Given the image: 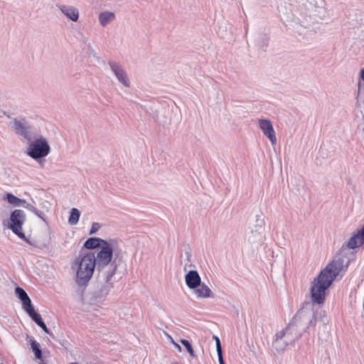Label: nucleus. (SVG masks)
Here are the masks:
<instances>
[{
    "instance_id": "nucleus-1",
    "label": "nucleus",
    "mask_w": 364,
    "mask_h": 364,
    "mask_svg": "<svg viewBox=\"0 0 364 364\" xmlns=\"http://www.w3.org/2000/svg\"><path fill=\"white\" fill-rule=\"evenodd\" d=\"M364 245V225L353 232L348 241L344 242L333 259L311 283L310 296L314 304H323L326 300V291L333 280L341 272H346L353 254L350 250L358 248Z\"/></svg>"
},
{
    "instance_id": "nucleus-2",
    "label": "nucleus",
    "mask_w": 364,
    "mask_h": 364,
    "mask_svg": "<svg viewBox=\"0 0 364 364\" xmlns=\"http://www.w3.org/2000/svg\"><path fill=\"white\" fill-rule=\"evenodd\" d=\"M117 245L116 240H108L107 242L100 247V250H96V255L94 253V262L99 275L109 278L111 275L115 274L121 263V258L116 253Z\"/></svg>"
},
{
    "instance_id": "nucleus-3",
    "label": "nucleus",
    "mask_w": 364,
    "mask_h": 364,
    "mask_svg": "<svg viewBox=\"0 0 364 364\" xmlns=\"http://www.w3.org/2000/svg\"><path fill=\"white\" fill-rule=\"evenodd\" d=\"M94 253L88 252L75 260L72 269L75 271V282L80 288H85L90 281L96 265Z\"/></svg>"
},
{
    "instance_id": "nucleus-4",
    "label": "nucleus",
    "mask_w": 364,
    "mask_h": 364,
    "mask_svg": "<svg viewBox=\"0 0 364 364\" xmlns=\"http://www.w3.org/2000/svg\"><path fill=\"white\" fill-rule=\"evenodd\" d=\"M316 316L313 309L310 306L303 307L299 309L294 316L289 326H292V328L296 333H299V336L307 330L314 328L316 326Z\"/></svg>"
},
{
    "instance_id": "nucleus-5",
    "label": "nucleus",
    "mask_w": 364,
    "mask_h": 364,
    "mask_svg": "<svg viewBox=\"0 0 364 364\" xmlns=\"http://www.w3.org/2000/svg\"><path fill=\"white\" fill-rule=\"evenodd\" d=\"M28 141L26 154L33 159L38 161L49 154L50 147L48 142L45 137L40 135L38 131L36 132V137Z\"/></svg>"
},
{
    "instance_id": "nucleus-6",
    "label": "nucleus",
    "mask_w": 364,
    "mask_h": 364,
    "mask_svg": "<svg viewBox=\"0 0 364 364\" xmlns=\"http://www.w3.org/2000/svg\"><path fill=\"white\" fill-rule=\"evenodd\" d=\"M300 338L299 333H296L292 326L288 325L284 329L275 335L272 342V348L277 352H283L289 345H293Z\"/></svg>"
},
{
    "instance_id": "nucleus-7",
    "label": "nucleus",
    "mask_w": 364,
    "mask_h": 364,
    "mask_svg": "<svg viewBox=\"0 0 364 364\" xmlns=\"http://www.w3.org/2000/svg\"><path fill=\"white\" fill-rule=\"evenodd\" d=\"M9 126L18 135L23 136L27 141H31L36 137L37 129L33 127L25 118L10 117Z\"/></svg>"
},
{
    "instance_id": "nucleus-8",
    "label": "nucleus",
    "mask_w": 364,
    "mask_h": 364,
    "mask_svg": "<svg viewBox=\"0 0 364 364\" xmlns=\"http://www.w3.org/2000/svg\"><path fill=\"white\" fill-rule=\"evenodd\" d=\"M26 221V214L20 209L14 210L10 215L9 229L19 238L28 242L25 234L22 231V226Z\"/></svg>"
},
{
    "instance_id": "nucleus-9",
    "label": "nucleus",
    "mask_w": 364,
    "mask_h": 364,
    "mask_svg": "<svg viewBox=\"0 0 364 364\" xmlns=\"http://www.w3.org/2000/svg\"><path fill=\"white\" fill-rule=\"evenodd\" d=\"M107 63L117 81L123 86L129 87L131 86L130 79L123 66L119 63L112 60H109Z\"/></svg>"
},
{
    "instance_id": "nucleus-10",
    "label": "nucleus",
    "mask_w": 364,
    "mask_h": 364,
    "mask_svg": "<svg viewBox=\"0 0 364 364\" xmlns=\"http://www.w3.org/2000/svg\"><path fill=\"white\" fill-rule=\"evenodd\" d=\"M258 125L264 135L269 139L271 144L275 145L277 144V137L271 121L266 119H260L258 121Z\"/></svg>"
},
{
    "instance_id": "nucleus-11",
    "label": "nucleus",
    "mask_w": 364,
    "mask_h": 364,
    "mask_svg": "<svg viewBox=\"0 0 364 364\" xmlns=\"http://www.w3.org/2000/svg\"><path fill=\"white\" fill-rule=\"evenodd\" d=\"M114 275H111L109 278H107L105 275H99V277L104 281L105 283L100 288L97 292V296L105 297L109 294L110 290L113 288V284L114 282Z\"/></svg>"
},
{
    "instance_id": "nucleus-12",
    "label": "nucleus",
    "mask_w": 364,
    "mask_h": 364,
    "mask_svg": "<svg viewBox=\"0 0 364 364\" xmlns=\"http://www.w3.org/2000/svg\"><path fill=\"white\" fill-rule=\"evenodd\" d=\"M185 281L186 285L191 289L197 288L201 283L200 277L196 270L189 271L185 277Z\"/></svg>"
},
{
    "instance_id": "nucleus-13",
    "label": "nucleus",
    "mask_w": 364,
    "mask_h": 364,
    "mask_svg": "<svg viewBox=\"0 0 364 364\" xmlns=\"http://www.w3.org/2000/svg\"><path fill=\"white\" fill-rule=\"evenodd\" d=\"M59 10L70 20L77 21L79 18V11L77 8L68 5L57 6Z\"/></svg>"
},
{
    "instance_id": "nucleus-14",
    "label": "nucleus",
    "mask_w": 364,
    "mask_h": 364,
    "mask_svg": "<svg viewBox=\"0 0 364 364\" xmlns=\"http://www.w3.org/2000/svg\"><path fill=\"white\" fill-rule=\"evenodd\" d=\"M15 294L16 296L22 301V307L24 311L33 306L30 298L27 293L21 287H16L15 289Z\"/></svg>"
},
{
    "instance_id": "nucleus-15",
    "label": "nucleus",
    "mask_w": 364,
    "mask_h": 364,
    "mask_svg": "<svg viewBox=\"0 0 364 364\" xmlns=\"http://www.w3.org/2000/svg\"><path fill=\"white\" fill-rule=\"evenodd\" d=\"M257 226H259V229H257L255 230H252L250 235L248 236V241L250 243H257V242H261L262 241V224L263 221L262 220H257Z\"/></svg>"
},
{
    "instance_id": "nucleus-16",
    "label": "nucleus",
    "mask_w": 364,
    "mask_h": 364,
    "mask_svg": "<svg viewBox=\"0 0 364 364\" xmlns=\"http://www.w3.org/2000/svg\"><path fill=\"white\" fill-rule=\"evenodd\" d=\"M197 298H211L213 297L211 289L204 283L200 284L197 288L193 289Z\"/></svg>"
},
{
    "instance_id": "nucleus-17",
    "label": "nucleus",
    "mask_w": 364,
    "mask_h": 364,
    "mask_svg": "<svg viewBox=\"0 0 364 364\" xmlns=\"http://www.w3.org/2000/svg\"><path fill=\"white\" fill-rule=\"evenodd\" d=\"M115 19V14L112 11H105L99 14L98 20L100 24L102 27L107 26L108 24L114 21Z\"/></svg>"
},
{
    "instance_id": "nucleus-18",
    "label": "nucleus",
    "mask_w": 364,
    "mask_h": 364,
    "mask_svg": "<svg viewBox=\"0 0 364 364\" xmlns=\"http://www.w3.org/2000/svg\"><path fill=\"white\" fill-rule=\"evenodd\" d=\"M108 240H103L99 237H90L84 243V247L86 249L100 250V246H103L105 242H107Z\"/></svg>"
},
{
    "instance_id": "nucleus-19",
    "label": "nucleus",
    "mask_w": 364,
    "mask_h": 364,
    "mask_svg": "<svg viewBox=\"0 0 364 364\" xmlns=\"http://www.w3.org/2000/svg\"><path fill=\"white\" fill-rule=\"evenodd\" d=\"M25 311L38 326L43 324V321L41 318V316L36 312L33 306L28 308Z\"/></svg>"
},
{
    "instance_id": "nucleus-20",
    "label": "nucleus",
    "mask_w": 364,
    "mask_h": 364,
    "mask_svg": "<svg viewBox=\"0 0 364 364\" xmlns=\"http://www.w3.org/2000/svg\"><path fill=\"white\" fill-rule=\"evenodd\" d=\"M80 212L78 209L73 208L70 210L68 223L71 225H76L80 219Z\"/></svg>"
},
{
    "instance_id": "nucleus-21",
    "label": "nucleus",
    "mask_w": 364,
    "mask_h": 364,
    "mask_svg": "<svg viewBox=\"0 0 364 364\" xmlns=\"http://www.w3.org/2000/svg\"><path fill=\"white\" fill-rule=\"evenodd\" d=\"M31 348L38 359L42 358V351L40 348V344L33 338H30Z\"/></svg>"
},
{
    "instance_id": "nucleus-22",
    "label": "nucleus",
    "mask_w": 364,
    "mask_h": 364,
    "mask_svg": "<svg viewBox=\"0 0 364 364\" xmlns=\"http://www.w3.org/2000/svg\"><path fill=\"white\" fill-rule=\"evenodd\" d=\"M4 200H6L9 204L18 207V202H19V198L15 196L12 193H6L5 197L4 198Z\"/></svg>"
},
{
    "instance_id": "nucleus-23",
    "label": "nucleus",
    "mask_w": 364,
    "mask_h": 364,
    "mask_svg": "<svg viewBox=\"0 0 364 364\" xmlns=\"http://www.w3.org/2000/svg\"><path fill=\"white\" fill-rule=\"evenodd\" d=\"M181 343L184 346L187 351L189 353L190 355L192 357H195L194 351L191 343L186 339H181Z\"/></svg>"
},
{
    "instance_id": "nucleus-24",
    "label": "nucleus",
    "mask_w": 364,
    "mask_h": 364,
    "mask_svg": "<svg viewBox=\"0 0 364 364\" xmlns=\"http://www.w3.org/2000/svg\"><path fill=\"white\" fill-rule=\"evenodd\" d=\"M100 227L101 226H100V223H93L92 225L91 229L90 230V234L92 235V234L95 233L100 228Z\"/></svg>"
},
{
    "instance_id": "nucleus-25",
    "label": "nucleus",
    "mask_w": 364,
    "mask_h": 364,
    "mask_svg": "<svg viewBox=\"0 0 364 364\" xmlns=\"http://www.w3.org/2000/svg\"><path fill=\"white\" fill-rule=\"evenodd\" d=\"M33 213H34L37 217L41 218L43 221L46 223V218L45 217V215L43 213V212L40 211L39 210H38L36 208Z\"/></svg>"
},
{
    "instance_id": "nucleus-26",
    "label": "nucleus",
    "mask_w": 364,
    "mask_h": 364,
    "mask_svg": "<svg viewBox=\"0 0 364 364\" xmlns=\"http://www.w3.org/2000/svg\"><path fill=\"white\" fill-rule=\"evenodd\" d=\"M214 339L215 340L216 344V350L217 352H220L222 350L221 343L219 338L216 336H213Z\"/></svg>"
},
{
    "instance_id": "nucleus-27",
    "label": "nucleus",
    "mask_w": 364,
    "mask_h": 364,
    "mask_svg": "<svg viewBox=\"0 0 364 364\" xmlns=\"http://www.w3.org/2000/svg\"><path fill=\"white\" fill-rule=\"evenodd\" d=\"M218 356V360L220 364H225L223 357V351L217 352Z\"/></svg>"
},
{
    "instance_id": "nucleus-28",
    "label": "nucleus",
    "mask_w": 364,
    "mask_h": 364,
    "mask_svg": "<svg viewBox=\"0 0 364 364\" xmlns=\"http://www.w3.org/2000/svg\"><path fill=\"white\" fill-rule=\"evenodd\" d=\"M18 207H23L26 208L27 203L25 200L19 198V202H18Z\"/></svg>"
},
{
    "instance_id": "nucleus-29",
    "label": "nucleus",
    "mask_w": 364,
    "mask_h": 364,
    "mask_svg": "<svg viewBox=\"0 0 364 364\" xmlns=\"http://www.w3.org/2000/svg\"><path fill=\"white\" fill-rule=\"evenodd\" d=\"M28 210L33 213L35 211V210L36 209V207H34L33 205L31 204H29V203H27L26 208Z\"/></svg>"
},
{
    "instance_id": "nucleus-30",
    "label": "nucleus",
    "mask_w": 364,
    "mask_h": 364,
    "mask_svg": "<svg viewBox=\"0 0 364 364\" xmlns=\"http://www.w3.org/2000/svg\"><path fill=\"white\" fill-rule=\"evenodd\" d=\"M40 327L42 328V329L47 333H50V331H49V329L47 328V326H46L45 323L43 322V324H41L39 325Z\"/></svg>"
},
{
    "instance_id": "nucleus-31",
    "label": "nucleus",
    "mask_w": 364,
    "mask_h": 364,
    "mask_svg": "<svg viewBox=\"0 0 364 364\" xmlns=\"http://www.w3.org/2000/svg\"><path fill=\"white\" fill-rule=\"evenodd\" d=\"M172 343L174 345V346L178 349V351H181V346L179 344H178L177 343L174 342L173 339H172Z\"/></svg>"
},
{
    "instance_id": "nucleus-32",
    "label": "nucleus",
    "mask_w": 364,
    "mask_h": 364,
    "mask_svg": "<svg viewBox=\"0 0 364 364\" xmlns=\"http://www.w3.org/2000/svg\"><path fill=\"white\" fill-rule=\"evenodd\" d=\"M360 79L364 81V68L360 70Z\"/></svg>"
},
{
    "instance_id": "nucleus-33",
    "label": "nucleus",
    "mask_w": 364,
    "mask_h": 364,
    "mask_svg": "<svg viewBox=\"0 0 364 364\" xmlns=\"http://www.w3.org/2000/svg\"><path fill=\"white\" fill-rule=\"evenodd\" d=\"M362 85L360 84V82L358 83V93H360V92L361 91V89H362Z\"/></svg>"
},
{
    "instance_id": "nucleus-34",
    "label": "nucleus",
    "mask_w": 364,
    "mask_h": 364,
    "mask_svg": "<svg viewBox=\"0 0 364 364\" xmlns=\"http://www.w3.org/2000/svg\"><path fill=\"white\" fill-rule=\"evenodd\" d=\"M69 364H79L78 363H76V362H73V363H70Z\"/></svg>"
},
{
    "instance_id": "nucleus-35",
    "label": "nucleus",
    "mask_w": 364,
    "mask_h": 364,
    "mask_svg": "<svg viewBox=\"0 0 364 364\" xmlns=\"http://www.w3.org/2000/svg\"><path fill=\"white\" fill-rule=\"evenodd\" d=\"M0 364H3V363H0Z\"/></svg>"
}]
</instances>
